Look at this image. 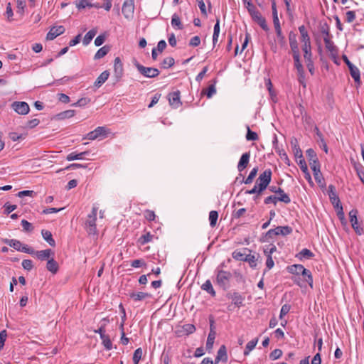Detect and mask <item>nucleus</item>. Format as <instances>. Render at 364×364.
Returning <instances> with one entry per match:
<instances>
[{
    "mask_svg": "<svg viewBox=\"0 0 364 364\" xmlns=\"http://www.w3.org/2000/svg\"><path fill=\"white\" fill-rule=\"evenodd\" d=\"M257 343V340H252L249 341L245 347L244 355H247L250 352L255 348Z\"/></svg>",
    "mask_w": 364,
    "mask_h": 364,
    "instance_id": "50",
    "label": "nucleus"
},
{
    "mask_svg": "<svg viewBox=\"0 0 364 364\" xmlns=\"http://www.w3.org/2000/svg\"><path fill=\"white\" fill-rule=\"evenodd\" d=\"M175 63V60L172 57H168L163 60L161 63V68L164 69H168L172 67Z\"/></svg>",
    "mask_w": 364,
    "mask_h": 364,
    "instance_id": "42",
    "label": "nucleus"
},
{
    "mask_svg": "<svg viewBox=\"0 0 364 364\" xmlns=\"http://www.w3.org/2000/svg\"><path fill=\"white\" fill-rule=\"evenodd\" d=\"M42 237L43 239L51 246L55 247V240L53 238L52 233L46 230H43L41 231Z\"/></svg>",
    "mask_w": 364,
    "mask_h": 364,
    "instance_id": "27",
    "label": "nucleus"
},
{
    "mask_svg": "<svg viewBox=\"0 0 364 364\" xmlns=\"http://www.w3.org/2000/svg\"><path fill=\"white\" fill-rule=\"evenodd\" d=\"M232 278V274L230 272L218 270L216 276L217 284L226 290L230 287V280Z\"/></svg>",
    "mask_w": 364,
    "mask_h": 364,
    "instance_id": "2",
    "label": "nucleus"
},
{
    "mask_svg": "<svg viewBox=\"0 0 364 364\" xmlns=\"http://www.w3.org/2000/svg\"><path fill=\"white\" fill-rule=\"evenodd\" d=\"M250 153L247 152L242 155L240 161L237 165V168L240 172L243 171L248 165L249 160H250Z\"/></svg>",
    "mask_w": 364,
    "mask_h": 364,
    "instance_id": "22",
    "label": "nucleus"
},
{
    "mask_svg": "<svg viewBox=\"0 0 364 364\" xmlns=\"http://www.w3.org/2000/svg\"><path fill=\"white\" fill-rule=\"evenodd\" d=\"M246 139L247 141H256L258 139V135L256 132L251 131L249 127H247V132L246 134Z\"/></svg>",
    "mask_w": 364,
    "mask_h": 364,
    "instance_id": "59",
    "label": "nucleus"
},
{
    "mask_svg": "<svg viewBox=\"0 0 364 364\" xmlns=\"http://www.w3.org/2000/svg\"><path fill=\"white\" fill-rule=\"evenodd\" d=\"M227 349L225 345H222L218 350L217 355L215 359V364H218L219 362L227 363Z\"/></svg>",
    "mask_w": 364,
    "mask_h": 364,
    "instance_id": "15",
    "label": "nucleus"
},
{
    "mask_svg": "<svg viewBox=\"0 0 364 364\" xmlns=\"http://www.w3.org/2000/svg\"><path fill=\"white\" fill-rule=\"evenodd\" d=\"M274 29L277 33L278 37L281 38V40H283L284 38L282 36L281 28H280V25L279 23L278 17H277V11L275 9H274Z\"/></svg>",
    "mask_w": 364,
    "mask_h": 364,
    "instance_id": "47",
    "label": "nucleus"
},
{
    "mask_svg": "<svg viewBox=\"0 0 364 364\" xmlns=\"http://www.w3.org/2000/svg\"><path fill=\"white\" fill-rule=\"evenodd\" d=\"M315 130H316L317 136L319 138L320 146L322 147V149H323V151L326 153H328V146H327V144H326V141H325V140L323 139V136L322 134L320 132V131H319L318 127H316Z\"/></svg>",
    "mask_w": 364,
    "mask_h": 364,
    "instance_id": "39",
    "label": "nucleus"
},
{
    "mask_svg": "<svg viewBox=\"0 0 364 364\" xmlns=\"http://www.w3.org/2000/svg\"><path fill=\"white\" fill-rule=\"evenodd\" d=\"M294 66L296 68L298 77L304 75V70L300 60V58H297V61H294Z\"/></svg>",
    "mask_w": 364,
    "mask_h": 364,
    "instance_id": "57",
    "label": "nucleus"
},
{
    "mask_svg": "<svg viewBox=\"0 0 364 364\" xmlns=\"http://www.w3.org/2000/svg\"><path fill=\"white\" fill-rule=\"evenodd\" d=\"M312 171H313L315 181L317 182V183L320 186L323 187L325 186V182H324V178L321 172L320 167H317V168L314 167L312 169Z\"/></svg>",
    "mask_w": 364,
    "mask_h": 364,
    "instance_id": "25",
    "label": "nucleus"
},
{
    "mask_svg": "<svg viewBox=\"0 0 364 364\" xmlns=\"http://www.w3.org/2000/svg\"><path fill=\"white\" fill-rule=\"evenodd\" d=\"M76 6L79 10H80L86 7H92V4L89 3L87 0H79L78 1H76Z\"/></svg>",
    "mask_w": 364,
    "mask_h": 364,
    "instance_id": "56",
    "label": "nucleus"
},
{
    "mask_svg": "<svg viewBox=\"0 0 364 364\" xmlns=\"http://www.w3.org/2000/svg\"><path fill=\"white\" fill-rule=\"evenodd\" d=\"M171 25L173 27H177L180 30L183 29V25L181 23V19H180V18H179L178 14H174L172 16Z\"/></svg>",
    "mask_w": 364,
    "mask_h": 364,
    "instance_id": "43",
    "label": "nucleus"
},
{
    "mask_svg": "<svg viewBox=\"0 0 364 364\" xmlns=\"http://www.w3.org/2000/svg\"><path fill=\"white\" fill-rule=\"evenodd\" d=\"M123 71H124L123 65L121 62L119 57L115 58L114 65V75H115L116 78L117 79V80L121 79V77H122Z\"/></svg>",
    "mask_w": 364,
    "mask_h": 364,
    "instance_id": "18",
    "label": "nucleus"
},
{
    "mask_svg": "<svg viewBox=\"0 0 364 364\" xmlns=\"http://www.w3.org/2000/svg\"><path fill=\"white\" fill-rule=\"evenodd\" d=\"M196 330V326L193 324L187 323L182 326V332L187 336L193 333Z\"/></svg>",
    "mask_w": 364,
    "mask_h": 364,
    "instance_id": "38",
    "label": "nucleus"
},
{
    "mask_svg": "<svg viewBox=\"0 0 364 364\" xmlns=\"http://www.w3.org/2000/svg\"><path fill=\"white\" fill-rule=\"evenodd\" d=\"M96 33H97L96 29H92V30L89 31L85 34V36L83 38V41H82V43L85 46L88 45L90 43V41L92 40V38L95 36Z\"/></svg>",
    "mask_w": 364,
    "mask_h": 364,
    "instance_id": "32",
    "label": "nucleus"
},
{
    "mask_svg": "<svg viewBox=\"0 0 364 364\" xmlns=\"http://www.w3.org/2000/svg\"><path fill=\"white\" fill-rule=\"evenodd\" d=\"M357 215L358 210L356 209H353L349 212V218L352 226H354V225H357L358 223Z\"/></svg>",
    "mask_w": 364,
    "mask_h": 364,
    "instance_id": "52",
    "label": "nucleus"
},
{
    "mask_svg": "<svg viewBox=\"0 0 364 364\" xmlns=\"http://www.w3.org/2000/svg\"><path fill=\"white\" fill-rule=\"evenodd\" d=\"M257 172H258V168L257 167L253 168L252 169V171H250L247 178L245 180H243L242 182L245 183V184L251 183L252 182L253 179L257 176Z\"/></svg>",
    "mask_w": 364,
    "mask_h": 364,
    "instance_id": "44",
    "label": "nucleus"
},
{
    "mask_svg": "<svg viewBox=\"0 0 364 364\" xmlns=\"http://www.w3.org/2000/svg\"><path fill=\"white\" fill-rule=\"evenodd\" d=\"M11 107L16 113L21 115L27 114L30 111L29 105L26 102H14Z\"/></svg>",
    "mask_w": 364,
    "mask_h": 364,
    "instance_id": "5",
    "label": "nucleus"
},
{
    "mask_svg": "<svg viewBox=\"0 0 364 364\" xmlns=\"http://www.w3.org/2000/svg\"><path fill=\"white\" fill-rule=\"evenodd\" d=\"M75 110L73 109L65 110L56 114L55 118L60 120L71 118L75 115Z\"/></svg>",
    "mask_w": 364,
    "mask_h": 364,
    "instance_id": "29",
    "label": "nucleus"
},
{
    "mask_svg": "<svg viewBox=\"0 0 364 364\" xmlns=\"http://www.w3.org/2000/svg\"><path fill=\"white\" fill-rule=\"evenodd\" d=\"M110 50V47L109 46H105L100 48L97 53H95L94 58L95 60L100 59L105 57Z\"/></svg>",
    "mask_w": 364,
    "mask_h": 364,
    "instance_id": "31",
    "label": "nucleus"
},
{
    "mask_svg": "<svg viewBox=\"0 0 364 364\" xmlns=\"http://www.w3.org/2000/svg\"><path fill=\"white\" fill-rule=\"evenodd\" d=\"M65 29L63 26H53L46 35V39L48 41H52L58 36L63 34Z\"/></svg>",
    "mask_w": 364,
    "mask_h": 364,
    "instance_id": "10",
    "label": "nucleus"
},
{
    "mask_svg": "<svg viewBox=\"0 0 364 364\" xmlns=\"http://www.w3.org/2000/svg\"><path fill=\"white\" fill-rule=\"evenodd\" d=\"M306 274H301L304 278V282H306L312 288L313 287V277L311 272L306 269Z\"/></svg>",
    "mask_w": 364,
    "mask_h": 364,
    "instance_id": "60",
    "label": "nucleus"
},
{
    "mask_svg": "<svg viewBox=\"0 0 364 364\" xmlns=\"http://www.w3.org/2000/svg\"><path fill=\"white\" fill-rule=\"evenodd\" d=\"M53 257L54 256H52V257H50L48 260L47 264H46V269H48V271L50 272L51 273L56 274L57 272L58 271L59 266H58V262L54 259Z\"/></svg>",
    "mask_w": 364,
    "mask_h": 364,
    "instance_id": "24",
    "label": "nucleus"
},
{
    "mask_svg": "<svg viewBox=\"0 0 364 364\" xmlns=\"http://www.w3.org/2000/svg\"><path fill=\"white\" fill-rule=\"evenodd\" d=\"M275 200L281 201L286 204L289 203L291 201L289 196L280 188H278L277 190L274 189V201Z\"/></svg>",
    "mask_w": 364,
    "mask_h": 364,
    "instance_id": "16",
    "label": "nucleus"
},
{
    "mask_svg": "<svg viewBox=\"0 0 364 364\" xmlns=\"http://www.w3.org/2000/svg\"><path fill=\"white\" fill-rule=\"evenodd\" d=\"M88 154H89V151H83V152H80L79 154H77L76 152H72L66 156V159L69 161H73V160L82 159L85 156H87Z\"/></svg>",
    "mask_w": 364,
    "mask_h": 364,
    "instance_id": "28",
    "label": "nucleus"
},
{
    "mask_svg": "<svg viewBox=\"0 0 364 364\" xmlns=\"http://www.w3.org/2000/svg\"><path fill=\"white\" fill-rule=\"evenodd\" d=\"M152 238L153 235L150 232H146L139 238L138 242L141 245H144L151 242Z\"/></svg>",
    "mask_w": 364,
    "mask_h": 364,
    "instance_id": "41",
    "label": "nucleus"
},
{
    "mask_svg": "<svg viewBox=\"0 0 364 364\" xmlns=\"http://www.w3.org/2000/svg\"><path fill=\"white\" fill-rule=\"evenodd\" d=\"M168 102H169L170 105L172 107H173V108L179 107L182 105V102L180 99V91L177 90L176 92L169 93Z\"/></svg>",
    "mask_w": 364,
    "mask_h": 364,
    "instance_id": "12",
    "label": "nucleus"
},
{
    "mask_svg": "<svg viewBox=\"0 0 364 364\" xmlns=\"http://www.w3.org/2000/svg\"><path fill=\"white\" fill-rule=\"evenodd\" d=\"M4 214L9 215L11 212L17 208L16 205H11L9 202L6 203L3 205Z\"/></svg>",
    "mask_w": 364,
    "mask_h": 364,
    "instance_id": "51",
    "label": "nucleus"
},
{
    "mask_svg": "<svg viewBox=\"0 0 364 364\" xmlns=\"http://www.w3.org/2000/svg\"><path fill=\"white\" fill-rule=\"evenodd\" d=\"M226 297L228 298L229 299H231L232 301V304L236 307L240 308L244 305L243 302L245 301V297L242 295H241L240 294H239L238 292H233V293L228 292L226 294Z\"/></svg>",
    "mask_w": 364,
    "mask_h": 364,
    "instance_id": "9",
    "label": "nucleus"
},
{
    "mask_svg": "<svg viewBox=\"0 0 364 364\" xmlns=\"http://www.w3.org/2000/svg\"><path fill=\"white\" fill-rule=\"evenodd\" d=\"M142 349L141 348H139L135 350L134 355H133V362L134 364H138L139 360H141L142 357Z\"/></svg>",
    "mask_w": 364,
    "mask_h": 364,
    "instance_id": "54",
    "label": "nucleus"
},
{
    "mask_svg": "<svg viewBox=\"0 0 364 364\" xmlns=\"http://www.w3.org/2000/svg\"><path fill=\"white\" fill-rule=\"evenodd\" d=\"M22 267L24 269L30 271L33 269V264L31 259H23L22 262Z\"/></svg>",
    "mask_w": 364,
    "mask_h": 364,
    "instance_id": "63",
    "label": "nucleus"
},
{
    "mask_svg": "<svg viewBox=\"0 0 364 364\" xmlns=\"http://www.w3.org/2000/svg\"><path fill=\"white\" fill-rule=\"evenodd\" d=\"M247 255L242 253L240 251H235L232 253V257L237 260L245 261V257Z\"/></svg>",
    "mask_w": 364,
    "mask_h": 364,
    "instance_id": "64",
    "label": "nucleus"
},
{
    "mask_svg": "<svg viewBox=\"0 0 364 364\" xmlns=\"http://www.w3.org/2000/svg\"><path fill=\"white\" fill-rule=\"evenodd\" d=\"M90 99L87 97H82L77 100V102L72 104L73 107H83L90 102Z\"/></svg>",
    "mask_w": 364,
    "mask_h": 364,
    "instance_id": "55",
    "label": "nucleus"
},
{
    "mask_svg": "<svg viewBox=\"0 0 364 364\" xmlns=\"http://www.w3.org/2000/svg\"><path fill=\"white\" fill-rule=\"evenodd\" d=\"M328 195L329 196V199L331 203L334 205L335 208H338L341 205V202L337 193L336 192V189L334 186L330 185L328 188Z\"/></svg>",
    "mask_w": 364,
    "mask_h": 364,
    "instance_id": "13",
    "label": "nucleus"
},
{
    "mask_svg": "<svg viewBox=\"0 0 364 364\" xmlns=\"http://www.w3.org/2000/svg\"><path fill=\"white\" fill-rule=\"evenodd\" d=\"M264 253L267 256V267L270 269L273 267V260L272 258L273 247H271V245H268L266 248L264 249Z\"/></svg>",
    "mask_w": 364,
    "mask_h": 364,
    "instance_id": "23",
    "label": "nucleus"
},
{
    "mask_svg": "<svg viewBox=\"0 0 364 364\" xmlns=\"http://www.w3.org/2000/svg\"><path fill=\"white\" fill-rule=\"evenodd\" d=\"M220 33V19L218 18H216V23L214 26L213 35V43L215 46L217 43Z\"/></svg>",
    "mask_w": 364,
    "mask_h": 364,
    "instance_id": "33",
    "label": "nucleus"
},
{
    "mask_svg": "<svg viewBox=\"0 0 364 364\" xmlns=\"http://www.w3.org/2000/svg\"><path fill=\"white\" fill-rule=\"evenodd\" d=\"M252 18L257 23H258L260 26V27L264 31H265L266 32H268L269 31L265 18L261 15L259 12L256 13L254 16H252Z\"/></svg>",
    "mask_w": 364,
    "mask_h": 364,
    "instance_id": "19",
    "label": "nucleus"
},
{
    "mask_svg": "<svg viewBox=\"0 0 364 364\" xmlns=\"http://www.w3.org/2000/svg\"><path fill=\"white\" fill-rule=\"evenodd\" d=\"M101 339H102V344L105 346V349L108 350H111L112 348V343L109 338V336L107 334H105L104 336L102 335V336L101 337Z\"/></svg>",
    "mask_w": 364,
    "mask_h": 364,
    "instance_id": "45",
    "label": "nucleus"
},
{
    "mask_svg": "<svg viewBox=\"0 0 364 364\" xmlns=\"http://www.w3.org/2000/svg\"><path fill=\"white\" fill-rule=\"evenodd\" d=\"M17 3V13L23 16L24 14V9L26 6V0H16Z\"/></svg>",
    "mask_w": 364,
    "mask_h": 364,
    "instance_id": "58",
    "label": "nucleus"
},
{
    "mask_svg": "<svg viewBox=\"0 0 364 364\" xmlns=\"http://www.w3.org/2000/svg\"><path fill=\"white\" fill-rule=\"evenodd\" d=\"M215 336H216V332L209 333V334H208V336L207 338V342H206V349L208 351H210L213 348V343H214V341L215 339Z\"/></svg>",
    "mask_w": 364,
    "mask_h": 364,
    "instance_id": "36",
    "label": "nucleus"
},
{
    "mask_svg": "<svg viewBox=\"0 0 364 364\" xmlns=\"http://www.w3.org/2000/svg\"><path fill=\"white\" fill-rule=\"evenodd\" d=\"M306 154L308 159V161L309 162V165L311 166V168L313 169L315 166V168H317V167H320V163L318 161L317 154L312 149H309L306 151Z\"/></svg>",
    "mask_w": 364,
    "mask_h": 364,
    "instance_id": "8",
    "label": "nucleus"
},
{
    "mask_svg": "<svg viewBox=\"0 0 364 364\" xmlns=\"http://www.w3.org/2000/svg\"><path fill=\"white\" fill-rule=\"evenodd\" d=\"M109 73L107 70L102 72L95 82L96 87H100L108 79Z\"/></svg>",
    "mask_w": 364,
    "mask_h": 364,
    "instance_id": "30",
    "label": "nucleus"
},
{
    "mask_svg": "<svg viewBox=\"0 0 364 364\" xmlns=\"http://www.w3.org/2000/svg\"><path fill=\"white\" fill-rule=\"evenodd\" d=\"M287 271L293 274H306V269L302 264H293L287 267Z\"/></svg>",
    "mask_w": 364,
    "mask_h": 364,
    "instance_id": "17",
    "label": "nucleus"
},
{
    "mask_svg": "<svg viewBox=\"0 0 364 364\" xmlns=\"http://www.w3.org/2000/svg\"><path fill=\"white\" fill-rule=\"evenodd\" d=\"M323 41L325 43L326 48L331 52H336V47L334 45L333 42L330 39V37H323Z\"/></svg>",
    "mask_w": 364,
    "mask_h": 364,
    "instance_id": "34",
    "label": "nucleus"
},
{
    "mask_svg": "<svg viewBox=\"0 0 364 364\" xmlns=\"http://www.w3.org/2000/svg\"><path fill=\"white\" fill-rule=\"evenodd\" d=\"M97 209L93 208L92 213L88 215L87 219L85 222V228L87 233L91 235H97L96 220H97Z\"/></svg>",
    "mask_w": 364,
    "mask_h": 364,
    "instance_id": "1",
    "label": "nucleus"
},
{
    "mask_svg": "<svg viewBox=\"0 0 364 364\" xmlns=\"http://www.w3.org/2000/svg\"><path fill=\"white\" fill-rule=\"evenodd\" d=\"M129 296L134 301H143L146 299L151 298V294L147 292H132L129 294Z\"/></svg>",
    "mask_w": 364,
    "mask_h": 364,
    "instance_id": "20",
    "label": "nucleus"
},
{
    "mask_svg": "<svg viewBox=\"0 0 364 364\" xmlns=\"http://www.w3.org/2000/svg\"><path fill=\"white\" fill-rule=\"evenodd\" d=\"M144 218L148 221H154L156 218L155 213L151 210H146L144 211Z\"/></svg>",
    "mask_w": 364,
    "mask_h": 364,
    "instance_id": "61",
    "label": "nucleus"
},
{
    "mask_svg": "<svg viewBox=\"0 0 364 364\" xmlns=\"http://www.w3.org/2000/svg\"><path fill=\"white\" fill-rule=\"evenodd\" d=\"M134 65L136 68V69L139 72V73L146 77H149V78L156 77L160 73L159 70L157 68H151V67H145V66L141 65L137 61H135Z\"/></svg>",
    "mask_w": 364,
    "mask_h": 364,
    "instance_id": "3",
    "label": "nucleus"
},
{
    "mask_svg": "<svg viewBox=\"0 0 364 364\" xmlns=\"http://www.w3.org/2000/svg\"><path fill=\"white\" fill-rule=\"evenodd\" d=\"M201 289L208 293H209L212 296H215V291L213 287V285L210 280H207L202 286Z\"/></svg>",
    "mask_w": 364,
    "mask_h": 364,
    "instance_id": "35",
    "label": "nucleus"
},
{
    "mask_svg": "<svg viewBox=\"0 0 364 364\" xmlns=\"http://www.w3.org/2000/svg\"><path fill=\"white\" fill-rule=\"evenodd\" d=\"M242 1L251 16H254L256 13L259 12L256 9L255 6L252 4L251 0H242Z\"/></svg>",
    "mask_w": 364,
    "mask_h": 364,
    "instance_id": "37",
    "label": "nucleus"
},
{
    "mask_svg": "<svg viewBox=\"0 0 364 364\" xmlns=\"http://www.w3.org/2000/svg\"><path fill=\"white\" fill-rule=\"evenodd\" d=\"M292 232V229L289 226H278L274 228V235H287Z\"/></svg>",
    "mask_w": 364,
    "mask_h": 364,
    "instance_id": "26",
    "label": "nucleus"
},
{
    "mask_svg": "<svg viewBox=\"0 0 364 364\" xmlns=\"http://www.w3.org/2000/svg\"><path fill=\"white\" fill-rule=\"evenodd\" d=\"M289 44L291 49L294 61H297V58H300V54L298 43L294 35H289Z\"/></svg>",
    "mask_w": 364,
    "mask_h": 364,
    "instance_id": "11",
    "label": "nucleus"
},
{
    "mask_svg": "<svg viewBox=\"0 0 364 364\" xmlns=\"http://www.w3.org/2000/svg\"><path fill=\"white\" fill-rule=\"evenodd\" d=\"M107 134V132L104 127H98L95 130L90 132L83 139L89 140H95L99 137H105Z\"/></svg>",
    "mask_w": 364,
    "mask_h": 364,
    "instance_id": "6",
    "label": "nucleus"
},
{
    "mask_svg": "<svg viewBox=\"0 0 364 364\" xmlns=\"http://www.w3.org/2000/svg\"><path fill=\"white\" fill-rule=\"evenodd\" d=\"M6 243L18 251L20 250L22 246V243L20 241L14 239L7 240Z\"/></svg>",
    "mask_w": 364,
    "mask_h": 364,
    "instance_id": "48",
    "label": "nucleus"
},
{
    "mask_svg": "<svg viewBox=\"0 0 364 364\" xmlns=\"http://www.w3.org/2000/svg\"><path fill=\"white\" fill-rule=\"evenodd\" d=\"M134 11V0H125L123 4L122 9V14L124 16V17L126 18H130L133 15Z\"/></svg>",
    "mask_w": 364,
    "mask_h": 364,
    "instance_id": "7",
    "label": "nucleus"
},
{
    "mask_svg": "<svg viewBox=\"0 0 364 364\" xmlns=\"http://www.w3.org/2000/svg\"><path fill=\"white\" fill-rule=\"evenodd\" d=\"M272 238H273V229H270L266 233L262 234L259 241L261 242H269Z\"/></svg>",
    "mask_w": 364,
    "mask_h": 364,
    "instance_id": "46",
    "label": "nucleus"
},
{
    "mask_svg": "<svg viewBox=\"0 0 364 364\" xmlns=\"http://www.w3.org/2000/svg\"><path fill=\"white\" fill-rule=\"evenodd\" d=\"M314 256V254L309 250L305 248L303 249L298 255H296V257L299 259H302L303 258L309 259Z\"/></svg>",
    "mask_w": 364,
    "mask_h": 364,
    "instance_id": "40",
    "label": "nucleus"
},
{
    "mask_svg": "<svg viewBox=\"0 0 364 364\" xmlns=\"http://www.w3.org/2000/svg\"><path fill=\"white\" fill-rule=\"evenodd\" d=\"M301 41L303 43L302 48H311V41L309 34L301 36Z\"/></svg>",
    "mask_w": 364,
    "mask_h": 364,
    "instance_id": "62",
    "label": "nucleus"
},
{
    "mask_svg": "<svg viewBox=\"0 0 364 364\" xmlns=\"http://www.w3.org/2000/svg\"><path fill=\"white\" fill-rule=\"evenodd\" d=\"M272 171L270 169L264 171L256 181L259 191H264L271 181Z\"/></svg>",
    "mask_w": 364,
    "mask_h": 364,
    "instance_id": "4",
    "label": "nucleus"
},
{
    "mask_svg": "<svg viewBox=\"0 0 364 364\" xmlns=\"http://www.w3.org/2000/svg\"><path fill=\"white\" fill-rule=\"evenodd\" d=\"M348 69L350 70V75L353 78L355 84L358 86H360L361 84L360 70L354 65L350 66Z\"/></svg>",
    "mask_w": 364,
    "mask_h": 364,
    "instance_id": "21",
    "label": "nucleus"
},
{
    "mask_svg": "<svg viewBox=\"0 0 364 364\" xmlns=\"http://www.w3.org/2000/svg\"><path fill=\"white\" fill-rule=\"evenodd\" d=\"M218 218V213L215 210H212L209 213V220L211 227H215Z\"/></svg>",
    "mask_w": 364,
    "mask_h": 364,
    "instance_id": "49",
    "label": "nucleus"
},
{
    "mask_svg": "<svg viewBox=\"0 0 364 364\" xmlns=\"http://www.w3.org/2000/svg\"><path fill=\"white\" fill-rule=\"evenodd\" d=\"M55 253L51 249H46L41 251H35L34 255L41 261L48 260Z\"/></svg>",
    "mask_w": 364,
    "mask_h": 364,
    "instance_id": "14",
    "label": "nucleus"
},
{
    "mask_svg": "<svg viewBox=\"0 0 364 364\" xmlns=\"http://www.w3.org/2000/svg\"><path fill=\"white\" fill-rule=\"evenodd\" d=\"M304 52V58L306 63L312 62L311 56V48H302Z\"/></svg>",
    "mask_w": 364,
    "mask_h": 364,
    "instance_id": "53",
    "label": "nucleus"
}]
</instances>
